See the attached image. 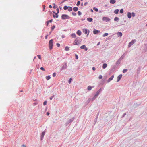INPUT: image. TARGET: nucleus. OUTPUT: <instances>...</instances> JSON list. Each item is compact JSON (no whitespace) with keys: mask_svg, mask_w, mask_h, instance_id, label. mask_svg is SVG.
Here are the masks:
<instances>
[{"mask_svg":"<svg viewBox=\"0 0 147 147\" xmlns=\"http://www.w3.org/2000/svg\"><path fill=\"white\" fill-rule=\"evenodd\" d=\"M49 47L50 50H51L53 48V40H51L49 42Z\"/></svg>","mask_w":147,"mask_h":147,"instance_id":"f257e3e1","label":"nucleus"},{"mask_svg":"<svg viewBox=\"0 0 147 147\" xmlns=\"http://www.w3.org/2000/svg\"><path fill=\"white\" fill-rule=\"evenodd\" d=\"M49 23V21H47V23H46V25L47 26L48 25Z\"/></svg>","mask_w":147,"mask_h":147,"instance_id":"a18cd8bd","label":"nucleus"},{"mask_svg":"<svg viewBox=\"0 0 147 147\" xmlns=\"http://www.w3.org/2000/svg\"><path fill=\"white\" fill-rule=\"evenodd\" d=\"M49 7L50 8H51L52 7V6L51 5H49Z\"/></svg>","mask_w":147,"mask_h":147,"instance_id":"6e6d98bb","label":"nucleus"},{"mask_svg":"<svg viewBox=\"0 0 147 147\" xmlns=\"http://www.w3.org/2000/svg\"><path fill=\"white\" fill-rule=\"evenodd\" d=\"M117 34L118 36H119L120 37L122 35V33L121 32H119L117 33Z\"/></svg>","mask_w":147,"mask_h":147,"instance_id":"5701e85b","label":"nucleus"},{"mask_svg":"<svg viewBox=\"0 0 147 147\" xmlns=\"http://www.w3.org/2000/svg\"><path fill=\"white\" fill-rule=\"evenodd\" d=\"M131 16H132L133 17L135 16V13L134 12H132V13Z\"/></svg>","mask_w":147,"mask_h":147,"instance_id":"a19ab883","label":"nucleus"},{"mask_svg":"<svg viewBox=\"0 0 147 147\" xmlns=\"http://www.w3.org/2000/svg\"><path fill=\"white\" fill-rule=\"evenodd\" d=\"M53 13H54L55 14V15H54V14H53V17H54V18H55V17H56V18H57L58 17V15L57 14V13H55V12H53Z\"/></svg>","mask_w":147,"mask_h":147,"instance_id":"9b49d317","label":"nucleus"},{"mask_svg":"<svg viewBox=\"0 0 147 147\" xmlns=\"http://www.w3.org/2000/svg\"><path fill=\"white\" fill-rule=\"evenodd\" d=\"M89 31H88V34H87V36H88V35H89Z\"/></svg>","mask_w":147,"mask_h":147,"instance_id":"bf43d9fd","label":"nucleus"},{"mask_svg":"<svg viewBox=\"0 0 147 147\" xmlns=\"http://www.w3.org/2000/svg\"><path fill=\"white\" fill-rule=\"evenodd\" d=\"M62 18L63 19H69V16L66 14H63L61 16Z\"/></svg>","mask_w":147,"mask_h":147,"instance_id":"f03ea898","label":"nucleus"},{"mask_svg":"<svg viewBox=\"0 0 147 147\" xmlns=\"http://www.w3.org/2000/svg\"><path fill=\"white\" fill-rule=\"evenodd\" d=\"M135 40H133L131 42H130L128 45V47H130L133 44H134L136 42Z\"/></svg>","mask_w":147,"mask_h":147,"instance_id":"20e7f679","label":"nucleus"},{"mask_svg":"<svg viewBox=\"0 0 147 147\" xmlns=\"http://www.w3.org/2000/svg\"><path fill=\"white\" fill-rule=\"evenodd\" d=\"M83 3H82V4H81V5H82V6H83Z\"/></svg>","mask_w":147,"mask_h":147,"instance_id":"680f3d73","label":"nucleus"},{"mask_svg":"<svg viewBox=\"0 0 147 147\" xmlns=\"http://www.w3.org/2000/svg\"><path fill=\"white\" fill-rule=\"evenodd\" d=\"M45 131H44L42 133V134H41V140H42V138H43L44 137V136L45 134Z\"/></svg>","mask_w":147,"mask_h":147,"instance_id":"dca6fc26","label":"nucleus"},{"mask_svg":"<svg viewBox=\"0 0 147 147\" xmlns=\"http://www.w3.org/2000/svg\"><path fill=\"white\" fill-rule=\"evenodd\" d=\"M114 77V75H113L108 80V82H109L111 80H112L113 79Z\"/></svg>","mask_w":147,"mask_h":147,"instance_id":"9d476101","label":"nucleus"},{"mask_svg":"<svg viewBox=\"0 0 147 147\" xmlns=\"http://www.w3.org/2000/svg\"><path fill=\"white\" fill-rule=\"evenodd\" d=\"M101 89H100L97 91L96 94L95 95L94 97L93 98V99H94L98 96V95L99 94L101 91Z\"/></svg>","mask_w":147,"mask_h":147,"instance_id":"7ed1b4c3","label":"nucleus"},{"mask_svg":"<svg viewBox=\"0 0 147 147\" xmlns=\"http://www.w3.org/2000/svg\"><path fill=\"white\" fill-rule=\"evenodd\" d=\"M80 2L79 1H78L77 3L76 4V5L77 6L79 5H80Z\"/></svg>","mask_w":147,"mask_h":147,"instance_id":"7c9ffc66","label":"nucleus"},{"mask_svg":"<svg viewBox=\"0 0 147 147\" xmlns=\"http://www.w3.org/2000/svg\"><path fill=\"white\" fill-rule=\"evenodd\" d=\"M93 9L95 11L97 12L98 11V9L95 8V7H94Z\"/></svg>","mask_w":147,"mask_h":147,"instance_id":"bb28decb","label":"nucleus"},{"mask_svg":"<svg viewBox=\"0 0 147 147\" xmlns=\"http://www.w3.org/2000/svg\"><path fill=\"white\" fill-rule=\"evenodd\" d=\"M116 2L115 0H110V3L112 4L115 3Z\"/></svg>","mask_w":147,"mask_h":147,"instance_id":"4468645a","label":"nucleus"},{"mask_svg":"<svg viewBox=\"0 0 147 147\" xmlns=\"http://www.w3.org/2000/svg\"><path fill=\"white\" fill-rule=\"evenodd\" d=\"M98 78H99V79H101L102 78V75H100L99 76Z\"/></svg>","mask_w":147,"mask_h":147,"instance_id":"4c0bfd02","label":"nucleus"},{"mask_svg":"<svg viewBox=\"0 0 147 147\" xmlns=\"http://www.w3.org/2000/svg\"><path fill=\"white\" fill-rule=\"evenodd\" d=\"M123 9H121L120 11V13H123Z\"/></svg>","mask_w":147,"mask_h":147,"instance_id":"c85d7f7f","label":"nucleus"},{"mask_svg":"<svg viewBox=\"0 0 147 147\" xmlns=\"http://www.w3.org/2000/svg\"><path fill=\"white\" fill-rule=\"evenodd\" d=\"M78 14L79 15H81V13L79 11L78 12Z\"/></svg>","mask_w":147,"mask_h":147,"instance_id":"37998d69","label":"nucleus"},{"mask_svg":"<svg viewBox=\"0 0 147 147\" xmlns=\"http://www.w3.org/2000/svg\"><path fill=\"white\" fill-rule=\"evenodd\" d=\"M122 75L121 74H120L119 75L117 78V82L119 81L120 80L121 78L122 77Z\"/></svg>","mask_w":147,"mask_h":147,"instance_id":"1a4fd4ad","label":"nucleus"},{"mask_svg":"<svg viewBox=\"0 0 147 147\" xmlns=\"http://www.w3.org/2000/svg\"><path fill=\"white\" fill-rule=\"evenodd\" d=\"M146 26H147V24H146Z\"/></svg>","mask_w":147,"mask_h":147,"instance_id":"69168bd1","label":"nucleus"},{"mask_svg":"<svg viewBox=\"0 0 147 147\" xmlns=\"http://www.w3.org/2000/svg\"><path fill=\"white\" fill-rule=\"evenodd\" d=\"M50 78H51V77L49 76H47L46 77V79L47 80L50 79Z\"/></svg>","mask_w":147,"mask_h":147,"instance_id":"b1692460","label":"nucleus"},{"mask_svg":"<svg viewBox=\"0 0 147 147\" xmlns=\"http://www.w3.org/2000/svg\"><path fill=\"white\" fill-rule=\"evenodd\" d=\"M77 34L78 35L80 36L81 34V32L80 30H78L77 32Z\"/></svg>","mask_w":147,"mask_h":147,"instance_id":"f3484780","label":"nucleus"},{"mask_svg":"<svg viewBox=\"0 0 147 147\" xmlns=\"http://www.w3.org/2000/svg\"><path fill=\"white\" fill-rule=\"evenodd\" d=\"M71 36L73 38L76 37V35L75 34L73 33L71 34Z\"/></svg>","mask_w":147,"mask_h":147,"instance_id":"412c9836","label":"nucleus"},{"mask_svg":"<svg viewBox=\"0 0 147 147\" xmlns=\"http://www.w3.org/2000/svg\"><path fill=\"white\" fill-rule=\"evenodd\" d=\"M36 58V57H35H35H34V59H33V61H34V59H35Z\"/></svg>","mask_w":147,"mask_h":147,"instance_id":"052dcab7","label":"nucleus"},{"mask_svg":"<svg viewBox=\"0 0 147 147\" xmlns=\"http://www.w3.org/2000/svg\"><path fill=\"white\" fill-rule=\"evenodd\" d=\"M127 69H124L123 71V72L124 73H125L127 71Z\"/></svg>","mask_w":147,"mask_h":147,"instance_id":"72a5a7b5","label":"nucleus"},{"mask_svg":"<svg viewBox=\"0 0 147 147\" xmlns=\"http://www.w3.org/2000/svg\"><path fill=\"white\" fill-rule=\"evenodd\" d=\"M87 4H88V3L87 2H85L84 3V5L86 6V5H87Z\"/></svg>","mask_w":147,"mask_h":147,"instance_id":"603ef678","label":"nucleus"},{"mask_svg":"<svg viewBox=\"0 0 147 147\" xmlns=\"http://www.w3.org/2000/svg\"><path fill=\"white\" fill-rule=\"evenodd\" d=\"M93 19L91 18H87V20L89 22H91L92 21Z\"/></svg>","mask_w":147,"mask_h":147,"instance_id":"ddd939ff","label":"nucleus"},{"mask_svg":"<svg viewBox=\"0 0 147 147\" xmlns=\"http://www.w3.org/2000/svg\"><path fill=\"white\" fill-rule=\"evenodd\" d=\"M64 68H66L67 67V65L66 64H65V66H64Z\"/></svg>","mask_w":147,"mask_h":147,"instance_id":"09e8293b","label":"nucleus"},{"mask_svg":"<svg viewBox=\"0 0 147 147\" xmlns=\"http://www.w3.org/2000/svg\"><path fill=\"white\" fill-rule=\"evenodd\" d=\"M99 43H100V42H99L98 44V45H99Z\"/></svg>","mask_w":147,"mask_h":147,"instance_id":"0e129e2a","label":"nucleus"},{"mask_svg":"<svg viewBox=\"0 0 147 147\" xmlns=\"http://www.w3.org/2000/svg\"><path fill=\"white\" fill-rule=\"evenodd\" d=\"M107 64H106V63L104 64L102 66V68L103 69H105V68H106L107 67Z\"/></svg>","mask_w":147,"mask_h":147,"instance_id":"a211bd4d","label":"nucleus"},{"mask_svg":"<svg viewBox=\"0 0 147 147\" xmlns=\"http://www.w3.org/2000/svg\"><path fill=\"white\" fill-rule=\"evenodd\" d=\"M80 43L78 40L76 39L74 41V45H77L80 44Z\"/></svg>","mask_w":147,"mask_h":147,"instance_id":"423d86ee","label":"nucleus"},{"mask_svg":"<svg viewBox=\"0 0 147 147\" xmlns=\"http://www.w3.org/2000/svg\"><path fill=\"white\" fill-rule=\"evenodd\" d=\"M55 28V26H53L51 27L52 30H53Z\"/></svg>","mask_w":147,"mask_h":147,"instance_id":"c9c22d12","label":"nucleus"},{"mask_svg":"<svg viewBox=\"0 0 147 147\" xmlns=\"http://www.w3.org/2000/svg\"><path fill=\"white\" fill-rule=\"evenodd\" d=\"M102 20L106 22H107L110 21V19L109 18L104 17L102 18Z\"/></svg>","mask_w":147,"mask_h":147,"instance_id":"39448f33","label":"nucleus"},{"mask_svg":"<svg viewBox=\"0 0 147 147\" xmlns=\"http://www.w3.org/2000/svg\"><path fill=\"white\" fill-rule=\"evenodd\" d=\"M75 56H76V59H78V56L76 54L75 55Z\"/></svg>","mask_w":147,"mask_h":147,"instance_id":"c03bdc74","label":"nucleus"},{"mask_svg":"<svg viewBox=\"0 0 147 147\" xmlns=\"http://www.w3.org/2000/svg\"><path fill=\"white\" fill-rule=\"evenodd\" d=\"M78 8L77 7H75L73 8V10L74 11H77Z\"/></svg>","mask_w":147,"mask_h":147,"instance_id":"4be33fe9","label":"nucleus"},{"mask_svg":"<svg viewBox=\"0 0 147 147\" xmlns=\"http://www.w3.org/2000/svg\"><path fill=\"white\" fill-rule=\"evenodd\" d=\"M71 80H72V78H70L69 79V84L71 82Z\"/></svg>","mask_w":147,"mask_h":147,"instance_id":"ea45409f","label":"nucleus"},{"mask_svg":"<svg viewBox=\"0 0 147 147\" xmlns=\"http://www.w3.org/2000/svg\"><path fill=\"white\" fill-rule=\"evenodd\" d=\"M83 32L85 34H86L88 33V30L86 29H84L83 30Z\"/></svg>","mask_w":147,"mask_h":147,"instance_id":"2eb2a0df","label":"nucleus"},{"mask_svg":"<svg viewBox=\"0 0 147 147\" xmlns=\"http://www.w3.org/2000/svg\"><path fill=\"white\" fill-rule=\"evenodd\" d=\"M68 7L67 6H65L63 7V9L65 10H66L68 8Z\"/></svg>","mask_w":147,"mask_h":147,"instance_id":"a878e982","label":"nucleus"},{"mask_svg":"<svg viewBox=\"0 0 147 147\" xmlns=\"http://www.w3.org/2000/svg\"><path fill=\"white\" fill-rule=\"evenodd\" d=\"M65 51H67L69 50V48L68 46H66L65 49Z\"/></svg>","mask_w":147,"mask_h":147,"instance_id":"393cba45","label":"nucleus"},{"mask_svg":"<svg viewBox=\"0 0 147 147\" xmlns=\"http://www.w3.org/2000/svg\"><path fill=\"white\" fill-rule=\"evenodd\" d=\"M57 13H58L59 12V9L58 8H57Z\"/></svg>","mask_w":147,"mask_h":147,"instance_id":"8fccbe9b","label":"nucleus"},{"mask_svg":"<svg viewBox=\"0 0 147 147\" xmlns=\"http://www.w3.org/2000/svg\"><path fill=\"white\" fill-rule=\"evenodd\" d=\"M53 96H52V97H50V100H52V99L53 98Z\"/></svg>","mask_w":147,"mask_h":147,"instance_id":"5fc2aeb1","label":"nucleus"},{"mask_svg":"<svg viewBox=\"0 0 147 147\" xmlns=\"http://www.w3.org/2000/svg\"><path fill=\"white\" fill-rule=\"evenodd\" d=\"M119 11V10L118 9L115 10L114 11V12L115 14H118Z\"/></svg>","mask_w":147,"mask_h":147,"instance_id":"6ab92c4d","label":"nucleus"},{"mask_svg":"<svg viewBox=\"0 0 147 147\" xmlns=\"http://www.w3.org/2000/svg\"><path fill=\"white\" fill-rule=\"evenodd\" d=\"M47 36H48V35H47L46 36H45V38L46 39H47Z\"/></svg>","mask_w":147,"mask_h":147,"instance_id":"13d9d810","label":"nucleus"},{"mask_svg":"<svg viewBox=\"0 0 147 147\" xmlns=\"http://www.w3.org/2000/svg\"><path fill=\"white\" fill-rule=\"evenodd\" d=\"M72 8L71 7H69L68 11H72Z\"/></svg>","mask_w":147,"mask_h":147,"instance_id":"aec40b11","label":"nucleus"},{"mask_svg":"<svg viewBox=\"0 0 147 147\" xmlns=\"http://www.w3.org/2000/svg\"><path fill=\"white\" fill-rule=\"evenodd\" d=\"M108 34L107 33H105L103 35V37H105L106 36H107L108 35Z\"/></svg>","mask_w":147,"mask_h":147,"instance_id":"c756f323","label":"nucleus"},{"mask_svg":"<svg viewBox=\"0 0 147 147\" xmlns=\"http://www.w3.org/2000/svg\"><path fill=\"white\" fill-rule=\"evenodd\" d=\"M57 45L58 47H59L60 46V44L58 43H57Z\"/></svg>","mask_w":147,"mask_h":147,"instance_id":"49530a36","label":"nucleus"},{"mask_svg":"<svg viewBox=\"0 0 147 147\" xmlns=\"http://www.w3.org/2000/svg\"><path fill=\"white\" fill-rule=\"evenodd\" d=\"M72 14L73 15H76V13H72Z\"/></svg>","mask_w":147,"mask_h":147,"instance_id":"4d7b16f0","label":"nucleus"},{"mask_svg":"<svg viewBox=\"0 0 147 147\" xmlns=\"http://www.w3.org/2000/svg\"><path fill=\"white\" fill-rule=\"evenodd\" d=\"M53 4L54 5V6L53 7V8H54L55 9L57 8V6H56V5L54 3Z\"/></svg>","mask_w":147,"mask_h":147,"instance_id":"58836bf2","label":"nucleus"},{"mask_svg":"<svg viewBox=\"0 0 147 147\" xmlns=\"http://www.w3.org/2000/svg\"><path fill=\"white\" fill-rule=\"evenodd\" d=\"M100 32V31L96 29H94L93 31V33L94 34H97Z\"/></svg>","mask_w":147,"mask_h":147,"instance_id":"6e6552de","label":"nucleus"},{"mask_svg":"<svg viewBox=\"0 0 147 147\" xmlns=\"http://www.w3.org/2000/svg\"><path fill=\"white\" fill-rule=\"evenodd\" d=\"M40 69H41V70H42V71H45V69L43 67H41L40 68Z\"/></svg>","mask_w":147,"mask_h":147,"instance_id":"e433bc0d","label":"nucleus"},{"mask_svg":"<svg viewBox=\"0 0 147 147\" xmlns=\"http://www.w3.org/2000/svg\"><path fill=\"white\" fill-rule=\"evenodd\" d=\"M128 18H130L131 17V14L130 12H128L127 13Z\"/></svg>","mask_w":147,"mask_h":147,"instance_id":"f8f14e48","label":"nucleus"},{"mask_svg":"<svg viewBox=\"0 0 147 147\" xmlns=\"http://www.w3.org/2000/svg\"><path fill=\"white\" fill-rule=\"evenodd\" d=\"M49 114H50V113L49 112H47L46 115H47V116L49 115Z\"/></svg>","mask_w":147,"mask_h":147,"instance_id":"de8ad7c7","label":"nucleus"},{"mask_svg":"<svg viewBox=\"0 0 147 147\" xmlns=\"http://www.w3.org/2000/svg\"><path fill=\"white\" fill-rule=\"evenodd\" d=\"M37 57H38V58L40 59H41V56L40 55H37Z\"/></svg>","mask_w":147,"mask_h":147,"instance_id":"2f4dec72","label":"nucleus"},{"mask_svg":"<svg viewBox=\"0 0 147 147\" xmlns=\"http://www.w3.org/2000/svg\"><path fill=\"white\" fill-rule=\"evenodd\" d=\"M92 88V87L90 86H88V90H90Z\"/></svg>","mask_w":147,"mask_h":147,"instance_id":"cd10ccee","label":"nucleus"},{"mask_svg":"<svg viewBox=\"0 0 147 147\" xmlns=\"http://www.w3.org/2000/svg\"><path fill=\"white\" fill-rule=\"evenodd\" d=\"M47 101H44L43 102V105H46L47 104Z\"/></svg>","mask_w":147,"mask_h":147,"instance_id":"f704fd0d","label":"nucleus"},{"mask_svg":"<svg viewBox=\"0 0 147 147\" xmlns=\"http://www.w3.org/2000/svg\"><path fill=\"white\" fill-rule=\"evenodd\" d=\"M56 76V74L55 73H54L53 74V77H55Z\"/></svg>","mask_w":147,"mask_h":147,"instance_id":"79ce46f5","label":"nucleus"},{"mask_svg":"<svg viewBox=\"0 0 147 147\" xmlns=\"http://www.w3.org/2000/svg\"><path fill=\"white\" fill-rule=\"evenodd\" d=\"M119 20V18H118L117 17H116L114 18V20L115 21H117V20Z\"/></svg>","mask_w":147,"mask_h":147,"instance_id":"473e14b6","label":"nucleus"},{"mask_svg":"<svg viewBox=\"0 0 147 147\" xmlns=\"http://www.w3.org/2000/svg\"><path fill=\"white\" fill-rule=\"evenodd\" d=\"M80 48L81 49H84L86 51H87L88 49L86 47L85 45H83L81 46Z\"/></svg>","mask_w":147,"mask_h":147,"instance_id":"0eeeda50","label":"nucleus"},{"mask_svg":"<svg viewBox=\"0 0 147 147\" xmlns=\"http://www.w3.org/2000/svg\"><path fill=\"white\" fill-rule=\"evenodd\" d=\"M92 69L94 71L95 70V68L94 67H93L92 68Z\"/></svg>","mask_w":147,"mask_h":147,"instance_id":"864d4df0","label":"nucleus"},{"mask_svg":"<svg viewBox=\"0 0 147 147\" xmlns=\"http://www.w3.org/2000/svg\"><path fill=\"white\" fill-rule=\"evenodd\" d=\"M91 11L92 12H93V11L92 9H91Z\"/></svg>","mask_w":147,"mask_h":147,"instance_id":"e2e57ef3","label":"nucleus"},{"mask_svg":"<svg viewBox=\"0 0 147 147\" xmlns=\"http://www.w3.org/2000/svg\"><path fill=\"white\" fill-rule=\"evenodd\" d=\"M52 21H53V20L51 19L50 20L48 21H49V22H52Z\"/></svg>","mask_w":147,"mask_h":147,"instance_id":"3c124183","label":"nucleus"}]
</instances>
